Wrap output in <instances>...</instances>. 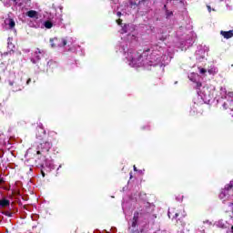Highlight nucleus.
Returning a JSON list of instances; mask_svg holds the SVG:
<instances>
[{"label":"nucleus","mask_w":233,"mask_h":233,"mask_svg":"<svg viewBox=\"0 0 233 233\" xmlns=\"http://www.w3.org/2000/svg\"><path fill=\"white\" fill-rule=\"evenodd\" d=\"M51 47L52 48H59L61 46H66V39L65 38H50Z\"/></svg>","instance_id":"obj_3"},{"label":"nucleus","mask_w":233,"mask_h":233,"mask_svg":"<svg viewBox=\"0 0 233 233\" xmlns=\"http://www.w3.org/2000/svg\"><path fill=\"white\" fill-rule=\"evenodd\" d=\"M50 148H52V142L50 141L42 142L37 146L36 154L37 156H42V160H36V163L39 167H45V155L50 152Z\"/></svg>","instance_id":"obj_1"},{"label":"nucleus","mask_w":233,"mask_h":233,"mask_svg":"<svg viewBox=\"0 0 233 233\" xmlns=\"http://www.w3.org/2000/svg\"><path fill=\"white\" fill-rule=\"evenodd\" d=\"M0 207H2V208L10 207V200L6 198L0 199Z\"/></svg>","instance_id":"obj_8"},{"label":"nucleus","mask_w":233,"mask_h":233,"mask_svg":"<svg viewBox=\"0 0 233 233\" xmlns=\"http://www.w3.org/2000/svg\"><path fill=\"white\" fill-rule=\"evenodd\" d=\"M116 24H117L119 26H121V25H123V20L119 18L118 20H116Z\"/></svg>","instance_id":"obj_20"},{"label":"nucleus","mask_w":233,"mask_h":233,"mask_svg":"<svg viewBox=\"0 0 233 233\" xmlns=\"http://www.w3.org/2000/svg\"><path fill=\"white\" fill-rule=\"evenodd\" d=\"M128 24H125L124 26H122V34H127L128 33Z\"/></svg>","instance_id":"obj_14"},{"label":"nucleus","mask_w":233,"mask_h":233,"mask_svg":"<svg viewBox=\"0 0 233 233\" xmlns=\"http://www.w3.org/2000/svg\"><path fill=\"white\" fill-rule=\"evenodd\" d=\"M42 176H43V177H45V172L44 171H42Z\"/></svg>","instance_id":"obj_31"},{"label":"nucleus","mask_w":233,"mask_h":233,"mask_svg":"<svg viewBox=\"0 0 233 233\" xmlns=\"http://www.w3.org/2000/svg\"><path fill=\"white\" fill-rule=\"evenodd\" d=\"M146 52H150V49L146 50Z\"/></svg>","instance_id":"obj_33"},{"label":"nucleus","mask_w":233,"mask_h":233,"mask_svg":"<svg viewBox=\"0 0 233 233\" xmlns=\"http://www.w3.org/2000/svg\"><path fill=\"white\" fill-rule=\"evenodd\" d=\"M5 23L8 25L9 28H15V21H14L13 18L6 19Z\"/></svg>","instance_id":"obj_9"},{"label":"nucleus","mask_w":233,"mask_h":233,"mask_svg":"<svg viewBox=\"0 0 233 233\" xmlns=\"http://www.w3.org/2000/svg\"><path fill=\"white\" fill-rule=\"evenodd\" d=\"M164 8H167V5H164Z\"/></svg>","instance_id":"obj_34"},{"label":"nucleus","mask_w":233,"mask_h":233,"mask_svg":"<svg viewBox=\"0 0 233 233\" xmlns=\"http://www.w3.org/2000/svg\"><path fill=\"white\" fill-rule=\"evenodd\" d=\"M43 54V51H41V49L36 48L35 52V57L37 61L41 60V55Z\"/></svg>","instance_id":"obj_11"},{"label":"nucleus","mask_w":233,"mask_h":233,"mask_svg":"<svg viewBox=\"0 0 233 233\" xmlns=\"http://www.w3.org/2000/svg\"><path fill=\"white\" fill-rule=\"evenodd\" d=\"M200 74H207V69L200 68Z\"/></svg>","instance_id":"obj_22"},{"label":"nucleus","mask_w":233,"mask_h":233,"mask_svg":"<svg viewBox=\"0 0 233 233\" xmlns=\"http://www.w3.org/2000/svg\"><path fill=\"white\" fill-rule=\"evenodd\" d=\"M45 134H46V131H45V129L39 127L38 128V133H36V137L38 139H42L43 136H45Z\"/></svg>","instance_id":"obj_10"},{"label":"nucleus","mask_w":233,"mask_h":233,"mask_svg":"<svg viewBox=\"0 0 233 233\" xmlns=\"http://www.w3.org/2000/svg\"><path fill=\"white\" fill-rule=\"evenodd\" d=\"M3 56H8V52L4 53Z\"/></svg>","instance_id":"obj_30"},{"label":"nucleus","mask_w":233,"mask_h":233,"mask_svg":"<svg viewBox=\"0 0 233 233\" xmlns=\"http://www.w3.org/2000/svg\"><path fill=\"white\" fill-rule=\"evenodd\" d=\"M0 81H1V77H0Z\"/></svg>","instance_id":"obj_38"},{"label":"nucleus","mask_w":233,"mask_h":233,"mask_svg":"<svg viewBox=\"0 0 233 233\" xmlns=\"http://www.w3.org/2000/svg\"><path fill=\"white\" fill-rule=\"evenodd\" d=\"M10 86H13V92H21L25 88L24 84H15L14 82H9Z\"/></svg>","instance_id":"obj_4"},{"label":"nucleus","mask_w":233,"mask_h":233,"mask_svg":"<svg viewBox=\"0 0 233 233\" xmlns=\"http://www.w3.org/2000/svg\"><path fill=\"white\" fill-rule=\"evenodd\" d=\"M208 12H212V8L210 7V5H208Z\"/></svg>","instance_id":"obj_26"},{"label":"nucleus","mask_w":233,"mask_h":233,"mask_svg":"<svg viewBox=\"0 0 233 233\" xmlns=\"http://www.w3.org/2000/svg\"><path fill=\"white\" fill-rule=\"evenodd\" d=\"M223 108H224V110H227V103L223 104Z\"/></svg>","instance_id":"obj_25"},{"label":"nucleus","mask_w":233,"mask_h":233,"mask_svg":"<svg viewBox=\"0 0 233 233\" xmlns=\"http://www.w3.org/2000/svg\"><path fill=\"white\" fill-rule=\"evenodd\" d=\"M44 26L45 28H47L48 30H50V28L54 26V23H52V21L50 20H47L44 23Z\"/></svg>","instance_id":"obj_12"},{"label":"nucleus","mask_w":233,"mask_h":233,"mask_svg":"<svg viewBox=\"0 0 233 233\" xmlns=\"http://www.w3.org/2000/svg\"><path fill=\"white\" fill-rule=\"evenodd\" d=\"M32 63H35V60L32 59Z\"/></svg>","instance_id":"obj_32"},{"label":"nucleus","mask_w":233,"mask_h":233,"mask_svg":"<svg viewBox=\"0 0 233 233\" xmlns=\"http://www.w3.org/2000/svg\"><path fill=\"white\" fill-rule=\"evenodd\" d=\"M145 1V0H142V2Z\"/></svg>","instance_id":"obj_37"},{"label":"nucleus","mask_w":233,"mask_h":233,"mask_svg":"<svg viewBox=\"0 0 233 233\" xmlns=\"http://www.w3.org/2000/svg\"><path fill=\"white\" fill-rule=\"evenodd\" d=\"M116 15H117V17H121V15H122L121 12L118 11V12L116 13Z\"/></svg>","instance_id":"obj_24"},{"label":"nucleus","mask_w":233,"mask_h":233,"mask_svg":"<svg viewBox=\"0 0 233 233\" xmlns=\"http://www.w3.org/2000/svg\"><path fill=\"white\" fill-rule=\"evenodd\" d=\"M6 68L5 63H0V74H5V72H6Z\"/></svg>","instance_id":"obj_13"},{"label":"nucleus","mask_w":233,"mask_h":233,"mask_svg":"<svg viewBox=\"0 0 233 233\" xmlns=\"http://www.w3.org/2000/svg\"><path fill=\"white\" fill-rule=\"evenodd\" d=\"M133 168L135 172H137V167L136 166H134Z\"/></svg>","instance_id":"obj_27"},{"label":"nucleus","mask_w":233,"mask_h":233,"mask_svg":"<svg viewBox=\"0 0 233 233\" xmlns=\"http://www.w3.org/2000/svg\"><path fill=\"white\" fill-rule=\"evenodd\" d=\"M203 85L200 82H197V88H201Z\"/></svg>","instance_id":"obj_23"},{"label":"nucleus","mask_w":233,"mask_h":233,"mask_svg":"<svg viewBox=\"0 0 233 233\" xmlns=\"http://www.w3.org/2000/svg\"><path fill=\"white\" fill-rule=\"evenodd\" d=\"M178 216H179V214H178V213H176L175 216H174V218H177Z\"/></svg>","instance_id":"obj_29"},{"label":"nucleus","mask_w":233,"mask_h":233,"mask_svg":"<svg viewBox=\"0 0 233 233\" xmlns=\"http://www.w3.org/2000/svg\"><path fill=\"white\" fill-rule=\"evenodd\" d=\"M231 229L233 230V226L231 227Z\"/></svg>","instance_id":"obj_36"},{"label":"nucleus","mask_w":233,"mask_h":233,"mask_svg":"<svg viewBox=\"0 0 233 233\" xmlns=\"http://www.w3.org/2000/svg\"><path fill=\"white\" fill-rule=\"evenodd\" d=\"M47 68L48 70H55V68H57V62L54 60H49L47 62Z\"/></svg>","instance_id":"obj_7"},{"label":"nucleus","mask_w":233,"mask_h":233,"mask_svg":"<svg viewBox=\"0 0 233 233\" xmlns=\"http://www.w3.org/2000/svg\"><path fill=\"white\" fill-rule=\"evenodd\" d=\"M32 83V78H27L25 85L28 86Z\"/></svg>","instance_id":"obj_21"},{"label":"nucleus","mask_w":233,"mask_h":233,"mask_svg":"<svg viewBox=\"0 0 233 233\" xmlns=\"http://www.w3.org/2000/svg\"><path fill=\"white\" fill-rule=\"evenodd\" d=\"M128 59L133 66H141L143 65V53L141 51L130 53Z\"/></svg>","instance_id":"obj_2"},{"label":"nucleus","mask_w":233,"mask_h":233,"mask_svg":"<svg viewBox=\"0 0 233 233\" xmlns=\"http://www.w3.org/2000/svg\"><path fill=\"white\" fill-rule=\"evenodd\" d=\"M4 216H7V218H12L13 213L10 211H4L3 212Z\"/></svg>","instance_id":"obj_17"},{"label":"nucleus","mask_w":233,"mask_h":233,"mask_svg":"<svg viewBox=\"0 0 233 233\" xmlns=\"http://www.w3.org/2000/svg\"><path fill=\"white\" fill-rule=\"evenodd\" d=\"M133 221H139V212L136 211L134 213Z\"/></svg>","instance_id":"obj_16"},{"label":"nucleus","mask_w":233,"mask_h":233,"mask_svg":"<svg viewBox=\"0 0 233 233\" xmlns=\"http://www.w3.org/2000/svg\"><path fill=\"white\" fill-rule=\"evenodd\" d=\"M166 15H167V17H171V15H174V12L167 10Z\"/></svg>","instance_id":"obj_18"},{"label":"nucleus","mask_w":233,"mask_h":233,"mask_svg":"<svg viewBox=\"0 0 233 233\" xmlns=\"http://www.w3.org/2000/svg\"><path fill=\"white\" fill-rule=\"evenodd\" d=\"M208 73L211 74V71L209 70Z\"/></svg>","instance_id":"obj_35"},{"label":"nucleus","mask_w":233,"mask_h":233,"mask_svg":"<svg viewBox=\"0 0 233 233\" xmlns=\"http://www.w3.org/2000/svg\"><path fill=\"white\" fill-rule=\"evenodd\" d=\"M220 35H223L224 39H231L233 37V30L220 31Z\"/></svg>","instance_id":"obj_6"},{"label":"nucleus","mask_w":233,"mask_h":233,"mask_svg":"<svg viewBox=\"0 0 233 233\" xmlns=\"http://www.w3.org/2000/svg\"><path fill=\"white\" fill-rule=\"evenodd\" d=\"M25 15L27 17H30L31 19H39V13L35 10H29L25 13Z\"/></svg>","instance_id":"obj_5"},{"label":"nucleus","mask_w":233,"mask_h":233,"mask_svg":"<svg viewBox=\"0 0 233 233\" xmlns=\"http://www.w3.org/2000/svg\"><path fill=\"white\" fill-rule=\"evenodd\" d=\"M131 227H133V228L137 227V220H133L132 224H131Z\"/></svg>","instance_id":"obj_19"},{"label":"nucleus","mask_w":233,"mask_h":233,"mask_svg":"<svg viewBox=\"0 0 233 233\" xmlns=\"http://www.w3.org/2000/svg\"><path fill=\"white\" fill-rule=\"evenodd\" d=\"M1 183H5V179L0 178V185H1Z\"/></svg>","instance_id":"obj_28"},{"label":"nucleus","mask_w":233,"mask_h":233,"mask_svg":"<svg viewBox=\"0 0 233 233\" xmlns=\"http://www.w3.org/2000/svg\"><path fill=\"white\" fill-rule=\"evenodd\" d=\"M233 188V181H230L228 185L225 186V190H232Z\"/></svg>","instance_id":"obj_15"}]
</instances>
